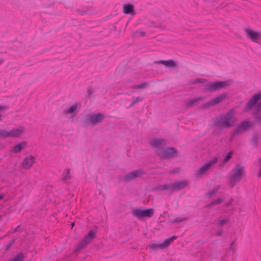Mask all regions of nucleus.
Instances as JSON below:
<instances>
[{
    "label": "nucleus",
    "mask_w": 261,
    "mask_h": 261,
    "mask_svg": "<svg viewBox=\"0 0 261 261\" xmlns=\"http://www.w3.org/2000/svg\"><path fill=\"white\" fill-rule=\"evenodd\" d=\"M236 121L233 111L230 110L226 114L220 115L219 117L216 119L214 125L218 128H228L232 126Z\"/></svg>",
    "instance_id": "nucleus-1"
},
{
    "label": "nucleus",
    "mask_w": 261,
    "mask_h": 261,
    "mask_svg": "<svg viewBox=\"0 0 261 261\" xmlns=\"http://www.w3.org/2000/svg\"><path fill=\"white\" fill-rule=\"evenodd\" d=\"M245 168L240 164H237L235 167L230 172L229 178V186L230 188H233L237 184L245 175Z\"/></svg>",
    "instance_id": "nucleus-2"
},
{
    "label": "nucleus",
    "mask_w": 261,
    "mask_h": 261,
    "mask_svg": "<svg viewBox=\"0 0 261 261\" xmlns=\"http://www.w3.org/2000/svg\"><path fill=\"white\" fill-rule=\"evenodd\" d=\"M156 155L162 159L170 160L178 156V151L173 147L154 150Z\"/></svg>",
    "instance_id": "nucleus-3"
},
{
    "label": "nucleus",
    "mask_w": 261,
    "mask_h": 261,
    "mask_svg": "<svg viewBox=\"0 0 261 261\" xmlns=\"http://www.w3.org/2000/svg\"><path fill=\"white\" fill-rule=\"evenodd\" d=\"M24 131V128L23 126H21L16 129H12L9 131L6 129H0V138H19L21 136Z\"/></svg>",
    "instance_id": "nucleus-4"
},
{
    "label": "nucleus",
    "mask_w": 261,
    "mask_h": 261,
    "mask_svg": "<svg viewBox=\"0 0 261 261\" xmlns=\"http://www.w3.org/2000/svg\"><path fill=\"white\" fill-rule=\"evenodd\" d=\"M229 85V82L228 81H216L213 83H208L205 86V91L209 92H214L226 88Z\"/></svg>",
    "instance_id": "nucleus-5"
},
{
    "label": "nucleus",
    "mask_w": 261,
    "mask_h": 261,
    "mask_svg": "<svg viewBox=\"0 0 261 261\" xmlns=\"http://www.w3.org/2000/svg\"><path fill=\"white\" fill-rule=\"evenodd\" d=\"M154 212L153 208L143 210L141 207L135 209L132 212L133 216L140 220L144 218H151L153 216Z\"/></svg>",
    "instance_id": "nucleus-6"
},
{
    "label": "nucleus",
    "mask_w": 261,
    "mask_h": 261,
    "mask_svg": "<svg viewBox=\"0 0 261 261\" xmlns=\"http://www.w3.org/2000/svg\"><path fill=\"white\" fill-rule=\"evenodd\" d=\"M95 237V232L93 230H90L87 236L85 237L84 239L79 243V245L75 249V252H79L81 250L86 247L87 245L91 242Z\"/></svg>",
    "instance_id": "nucleus-7"
},
{
    "label": "nucleus",
    "mask_w": 261,
    "mask_h": 261,
    "mask_svg": "<svg viewBox=\"0 0 261 261\" xmlns=\"http://www.w3.org/2000/svg\"><path fill=\"white\" fill-rule=\"evenodd\" d=\"M176 236H172L165 240L163 243H153L148 245V248L150 250H154L157 249H163L169 246L171 243L176 239Z\"/></svg>",
    "instance_id": "nucleus-8"
},
{
    "label": "nucleus",
    "mask_w": 261,
    "mask_h": 261,
    "mask_svg": "<svg viewBox=\"0 0 261 261\" xmlns=\"http://www.w3.org/2000/svg\"><path fill=\"white\" fill-rule=\"evenodd\" d=\"M218 162V158L215 157L212 160L208 162L204 165L200 167L196 172V175L198 177H201L202 175L206 174L207 172L212 168L213 165L216 164Z\"/></svg>",
    "instance_id": "nucleus-9"
},
{
    "label": "nucleus",
    "mask_w": 261,
    "mask_h": 261,
    "mask_svg": "<svg viewBox=\"0 0 261 261\" xmlns=\"http://www.w3.org/2000/svg\"><path fill=\"white\" fill-rule=\"evenodd\" d=\"M227 96V94L226 93H224L221 94H220L213 98L212 100L205 103L202 106H201L199 109L200 110L206 109L209 108L210 107L217 105L221 102H222L226 97Z\"/></svg>",
    "instance_id": "nucleus-10"
},
{
    "label": "nucleus",
    "mask_w": 261,
    "mask_h": 261,
    "mask_svg": "<svg viewBox=\"0 0 261 261\" xmlns=\"http://www.w3.org/2000/svg\"><path fill=\"white\" fill-rule=\"evenodd\" d=\"M143 174L144 172L142 170L140 169L136 170L125 174L123 179L122 180L120 179V180L129 182Z\"/></svg>",
    "instance_id": "nucleus-11"
},
{
    "label": "nucleus",
    "mask_w": 261,
    "mask_h": 261,
    "mask_svg": "<svg viewBox=\"0 0 261 261\" xmlns=\"http://www.w3.org/2000/svg\"><path fill=\"white\" fill-rule=\"evenodd\" d=\"M261 99V92H259L254 94L252 97L249 100L248 102L244 108V111H248L252 109L258 101Z\"/></svg>",
    "instance_id": "nucleus-12"
},
{
    "label": "nucleus",
    "mask_w": 261,
    "mask_h": 261,
    "mask_svg": "<svg viewBox=\"0 0 261 261\" xmlns=\"http://www.w3.org/2000/svg\"><path fill=\"white\" fill-rule=\"evenodd\" d=\"M105 118L103 114L98 113L96 114H92L89 117L88 121L93 125H95L102 121Z\"/></svg>",
    "instance_id": "nucleus-13"
},
{
    "label": "nucleus",
    "mask_w": 261,
    "mask_h": 261,
    "mask_svg": "<svg viewBox=\"0 0 261 261\" xmlns=\"http://www.w3.org/2000/svg\"><path fill=\"white\" fill-rule=\"evenodd\" d=\"M151 145L156 149H161L167 145V141L164 139H154L150 143Z\"/></svg>",
    "instance_id": "nucleus-14"
},
{
    "label": "nucleus",
    "mask_w": 261,
    "mask_h": 261,
    "mask_svg": "<svg viewBox=\"0 0 261 261\" xmlns=\"http://www.w3.org/2000/svg\"><path fill=\"white\" fill-rule=\"evenodd\" d=\"M187 180L174 182L172 184V192L179 191L185 188L188 185Z\"/></svg>",
    "instance_id": "nucleus-15"
},
{
    "label": "nucleus",
    "mask_w": 261,
    "mask_h": 261,
    "mask_svg": "<svg viewBox=\"0 0 261 261\" xmlns=\"http://www.w3.org/2000/svg\"><path fill=\"white\" fill-rule=\"evenodd\" d=\"M35 162V158L33 156H30L24 159L22 163V168L25 169H30Z\"/></svg>",
    "instance_id": "nucleus-16"
},
{
    "label": "nucleus",
    "mask_w": 261,
    "mask_h": 261,
    "mask_svg": "<svg viewBox=\"0 0 261 261\" xmlns=\"http://www.w3.org/2000/svg\"><path fill=\"white\" fill-rule=\"evenodd\" d=\"M245 32L247 33V37L252 41L256 42L260 37L259 33L257 32L253 31L249 29H246Z\"/></svg>",
    "instance_id": "nucleus-17"
},
{
    "label": "nucleus",
    "mask_w": 261,
    "mask_h": 261,
    "mask_svg": "<svg viewBox=\"0 0 261 261\" xmlns=\"http://www.w3.org/2000/svg\"><path fill=\"white\" fill-rule=\"evenodd\" d=\"M123 11L125 14L135 15L134 7L131 4H124L123 6Z\"/></svg>",
    "instance_id": "nucleus-18"
},
{
    "label": "nucleus",
    "mask_w": 261,
    "mask_h": 261,
    "mask_svg": "<svg viewBox=\"0 0 261 261\" xmlns=\"http://www.w3.org/2000/svg\"><path fill=\"white\" fill-rule=\"evenodd\" d=\"M155 64H162L167 67H175L176 65L175 62L172 60H159L154 62Z\"/></svg>",
    "instance_id": "nucleus-19"
},
{
    "label": "nucleus",
    "mask_w": 261,
    "mask_h": 261,
    "mask_svg": "<svg viewBox=\"0 0 261 261\" xmlns=\"http://www.w3.org/2000/svg\"><path fill=\"white\" fill-rule=\"evenodd\" d=\"M26 142H22L21 143L15 145L11 150V152L13 153L20 152L22 149H23L27 146Z\"/></svg>",
    "instance_id": "nucleus-20"
},
{
    "label": "nucleus",
    "mask_w": 261,
    "mask_h": 261,
    "mask_svg": "<svg viewBox=\"0 0 261 261\" xmlns=\"http://www.w3.org/2000/svg\"><path fill=\"white\" fill-rule=\"evenodd\" d=\"M203 99L202 97H198L189 100L186 103L188 108H192L198 105V102Z\"/></svg>",
    "instance_id": "nucleus-21"
},
{
    "label": "nucleus",
    "mask_w": 261,
    "mask_h": 261,
    "mask_svg": "<svg viewBox=\"0 0 261 261\" xmlns=\"http://www.w3.org/2000/svg\"><path fill=\"white\" fill-rule=\"evenodd\" d=\"M252 123L248 121H244L239 126L243 132H245L249 130L252 126Z\"/></svg>",
    "instance_id": "nucleus-22"
},
{
    "label": "nucleus",
    "mask_w": 261,
    "mask_h": 261,
    "mask_svg": "<svg viewBox=\"0 0 261 261\" xmlns=\"http://www.w3.org/2000/svg\"><path fill=\"white\" fill-rule=\"evenodd\" d=\"M252 116L255 120V123L261 126V112L254 111Z\"/></svg>",
    "instance_id": "nucleus-23"
},
{
    "label": "nucleus",
    "mask_w": 261,
    "mask_h": 261,
    "mask_svg": "<svg viewBox=\"0 0 261 261\" xmlns=\"http://www.w3.org/2000/svg\"><path fill=\"white\" fill-rule=\"evenodd\" d=\"M261 136L258 133H255L253 135L251 143L253 146L257 147L258 144V140L260 138Z\"/></svg>",
    "instance_id": "nucleus-24"
},
{
    "label": "nucleus",
    "mask_w": 261,
    "mask_h": 261,
    "mask_svg": "<svg viewBox=\"0 0 261 261\" xmlns=\"http://www.w3.org/2000/svg\"><path fill=\"white\" fill-rule=\"evenodd\" d=\"M156 190H161V191H165L167 190H169L172 192V184H165L163 185H160L155 188Z\"/></svg>",
    "instance_id": "nucleus-25"
},
{
    "label": "nucleus",
    "mask_w": 261,
    "mask_h": 261,
    "mask_svg": "<svg viewBox=\"0 0 261 261\" xmlns=\"http://www.w3.org/2000/svg\"><path fill=\"white\" fill-rule=\"evenodd\" d=\"M77 104L74 103L73 106L70 107L68 110H65L64 113L65 114H71L73 113L77 109Z\"/></svg>",
    "instance_id": "nucleus-26"
},
{
    "label": "nucleus",
    "mask_w": 261,
    "mask_h": 261,
    "mask_svg": "<svg viewBox=\"0 0 261 261\" xmlns=\"http://www.w3.org/2000/svg\"><path fill=\"white\" fill-rule=\"evenodd\" d=\"M24 258V254L21 252H19L12 259H10L8 261H21Z\"/></svg>",
    "instance_id": "nucleus-27"
},
{
    "label": "nucleus",
    "mask_w": 261,
    "mask_h": 261,
    "mask_svg": "<svg viewBox=\"0 0 261 261\" xmlns=\"http://www.w3.org/2000/svg\"><path fill=\"white\" fill-rule=\"evenodd\" d=\"M206 82V80L204 79H197L195 80L190 82V84L191 85L196 84H202Z\"/></svg>",
    "instance_id": "nucleus-28"
},
{
    "label": "nucleus",
    "mask_w": 261,
    "mask_h": 261,
    "mask_svg": "<svg viewBox=\"0 0 261 261\" xmlns=\"http://www.w3.org/2000/svg\"><path fill=\"white\" fill-rule=\"evenodd\" d=\"M232 154V151H230L227 153V154L225 156L223 161L222 165H224V164L226 163L231 158Z\"/></svg>",
    "instance_id": "nucleus-29"
},
{
    "label": "nucleus",
    "mask_w": 261,
    "mask_h": 261,
    "mask_svg": "<svg viewBox=\"0 0 261 261\" xmlns=\"http://www.w3.org/2000/svg\"><path fill=\"white\" fill-rule=\"evenodd\" d=\"M141 100H142V97H133V101H132V103L130 104V107L134 106L135 104H136L137 103L141 101Z\"/></svg>",
    "instance_id": "nucleus-30"
},
{
    "label": "nucleus",
    "mask_w": 261,
    "mask_h": 261,
    "mask_svg": "<svg viewBox=\"0 0 261 261\" xmlns=\"http://www.w3.org/2000/svg\"><path fill=\"white\" fill-rule=\"evenodd\" d=\"M89 11H90V8H89V7H86V8H84L82 9L77 10V12L81 15H83V14H86Z\"/></svg>",
    "instance_id": "nucleus-31"
},
{
    "label": "nucleus",
    "mask_w": 261,
    "mask_h": 261,
    "mask_svg": "<svg viewBox=\"0 0 261 261\" xmlns=\"http://www.w3.org/2000/svg\"><path fill=\"white\" fill-rule=\"evenodd\" d=\"M229 221L228 218H226L224 219H220L219 220L218 225L220 226H223L224 224L228 223Z\"/></svg>",
    "instance_id": "nucleus-32"
},
{
    "label": "nucleus",
    "mask_w": 261,
    "mask_h": 261,
    "mask_svg": "<svg viewBox=\"0 0 261 261\" xmlns=\"http://www.w3.org/2000/svg\"><path fill=\"white\" fill-rule=\"evenodd\" d=\"M15 241V239H13L12 240H11L8 244H7L5 248L6 251H9L10 249L11 246L14 244Z\"/></svg>",
    "instance_id": "nucleus-33"
},
{
    "label": "nucleus",
    "mask_w": 261,
    "mask_h": 261,
    "mask_svg": "<svg viewBox=\"0 0 261 261\" xmlns=\"http://www.w3.org/2000/svg\"><path fill=\"white\" fill-rule=\"evenodd\" d=\"M233 133V135L238 136L239 134H241L242 133L244 132L242 129H241L240 128V126H238L237 128H236L232 132Z\"/></svg>",
    "instance_id": "nucleus-34"
},
{
    "label": "nucleus",
    "mask_w": 261,
    "mask_h": 261,
    "mask_svg": "<svg viewBox=\"0 0 261 261\" xmlns=\"http://www.w3.org/2000/svg\"><path fill=\"white\" fill-rule=\"evenodd\" d=\"M66 175L64 176H63L62 178V181H65L70 178V176L69 175L70 170L69 169H67L66 170Z\"/></svg>",
    "instance_id": "nucleus-35"
},
{
    "label": "nucleus",
    "mask_w": 261,
    "mask_h": 261,
    "mask_svg": "<svg viewBox=\"0 0 261 261\" xmlns=\"http://www.w3.org/2000/svg\"><path fill=\"white\" fill-rule=\"evenodd\" d=\"M218 192V188H213L211 191H209L207 195L211 197L212 195L215 194Z\"/></svg>",
    "instance_id": "nucleus-36"
},
{
    "label": "nucleus",
    "mask_w": 261,
    "mask_h": 261,
    "mask_svg": "<svg viewBox=\"0 0 261 261\" xmlns=\"http://www.w3.org/2000/svg\"><path fill=\"white\" fill-rule=\"evenodd\" d=\"M148 85V83L144 82L136 86V88L138 89L143 88Z\"/></svg>",
    "instance_id": "nucleus-37"
},
{
    "label": "nucleus",
    "mask_w": 261,
    "mask_h": 261,
    "mask_svg": "<svg viewBox=\"0 0 261 261\" xmlns=\"http://www.w3.org/2000/svg\"><path fill=\"white\" fill-rule=\"evenodd\" d=\"M137 34H140L141 36H145L146 35V33L144 32H143V31H140V30H137L136 31L134 34V36H135Z\"/></svg>",
    "instance_id": "nucleus-38"
},
{
    "label": "nucleus",
    "mask_w": 261,
    "mask_h": 261,
    "mask_svg": "<svg viewBox=\"0 0 261 261\" xmlns=\"http://www.w3.org/2000/svg\"><path fill=\"white\" fill-rule=\"evenodd\" d=\"M254 111L261 112V99L256 106V109Z\"/></svg>",
    "instance_id": "nucleus-39"
},
{
    "label": "nucleus",
    "mask_w": 261,
    "mask_h": 261,
    "mask_svg": "<svg viewBox=\"0 0 261 261\" xmlns=\"http://www.w3.org/2000/svg\"><path fill=\"white\" fill-rule=\"evenodd\" d=\"M223 201V199L222 198H218L217 199L214 200V202L215 203V204L216 205V204H218L222 203Z\"/></svg>",
    "instance_id": "nucleus-40"
},
{
    "label": "nucleus",
    "mask_w": 261,
    "mask_h": 261,
    "mask_svg": "<svg viewBox=\"0 0 261 261\" xmlns=\"http://www.w3.org/2000/svg\"><path fill=\"white\" fill-rule=\"evenodd\" d=\"M92 90L91 88H88V89H87V95H88V96L89 97H90V96L92 94Z\"/></svg>",
    "instance_id": "nucleus-41"
},
{
    "label": "nucleus",
    "mask_w": 261,
    "mask_h": 261,
    "mask_svg": "<svg viewBox=\"0 0 261 261\" xmlns=\"http://www.w3.org/2000/svg\"><path fill=\"white\" fill-rule=\"evenodd\" d=\"M215 204V203L214 202V201H213L212 202H211V203H210L208 204H207V205L205 206V207H207V208H211V207H212L213 206H214Z\"/></svg>",
    "instance_id": "nucleus-42"
},
{
    "label": "nucleus",
    "mask_w": 261,
    "mask_h": 261,
    "mask_svg": "<svg viewBox=\"0 0 261 261\" xmlns=\"http://www.w3.org/2000/svg\"><path fill=\"white\" fill-rule=\"evenodd\" d=\"M9 109V107L5 106H0V111L5 110Z\"/></svg>",
    "instance_id": "nucleus-43"
},
{
    "label": "nucleus",
    "mask_w": 261,
    "mask_h": 261,
    "mask_svg": "<svg viewBox=\"0 0 261 261\" xmlns=\"http://www.w3.org/2000/svg\"><path fill=\"white\" fill-rule=\"evenodd\" d=\"M183 221H184V219H179L176 218V219H174L173 220L172 222L176 223V222H182Z\"/></svg>",
    "instance_id": "nucleus-44"
},
{
    "label": "nucleus",
    "mask_w": 261,
    "mask_h": 261,
    "mask_svg": "<svg viewBox=\"0 0 261 261\" xmlns=\"http://www.w3.org/2000/svg\"><path fill=\"white\" fill-rule=\"evenodd\" d=\"M222 234H223V231L222 230H220L216 232V235L217 236H221L222 235Z\"/></svg>",
    "instance_id": "nucleus-45"
},
{
    "label": "nucleus",
    "mask_w": 261,
    "mask_h": 261,
    "mask_svg": "<svg viewBox=\"0 0 261 261\" xmlns=\"http://www.w3.org/2000/svg\"><path fill=\"white\" fill-rule=\"evenodd\" d=\"M236 136V135H233V133L232 132L231 133V136L229 138V141H232L233 140V139Z\"/></svg>",
    "instance_id": "nucleus-46"
},
{
    "label": "nucleus",
    "mask_w": 261,
    "mask_h": 261,
    "mask_svg": "<svg viewBox=\"0 0 261 261\" xmlns=\"http://www.w3.org/2000/svg\"><path fill=\"white\" fill-rule=\"evenodd\" d=\"M232 202V200H230L229 201L227 202L226 203V206L227 207L229 206L230 205H231Z\"/></svg>",
    "instance_id": "nucleus-47"
},
{
    "label": "nucleus",
    "mask_w": 261,
    "mask_h": 261,
    "mask_svg": "<svg viewBox=\"0 0 261 261\" xmlns=\"http://www.w3.org/2000/svg\"><path fill=\"white\" fill-rule=\"evenodd\" d=\"M20 227L19 225L17 226L15 228V229L14 230V232H17V231H18L20 230Z\"/></svg>",
    "instance_id": "nucleus-48"
},
{
    "label": "nucleus",
    "mask_w": 261,
    "mask_h": 261,
    "mask_svg": "<svg viewBox=\"0 0 261 261\" xmlns=\"http://www.w3.org/2000/svg\"><path fill=\"white\" fill-rule=\"evenodd\" d=\"M234 243H235V241H233V242L231 243V245H230V248L231 249H233V248H232V247H233V246L234 245Z\"/></svg>",
    "instance_id": "nucleus-49"
},
{
    "label": "nucleus",
    "mask_w": 261,
    "mask_h": 261,
    "mask_svg": "<svg viewBox=\"0 0 261 261\" xmlns=\"http://www.w3.org/2000/svg\"><path fill=\"white\" fill-rule=\"evenodd\" d=\"M234 243H235V241H233V242L231 243V245H230V248L231 249H233V248H232V247H233V246L234 245Z\"/></svg>",
    "instance_id": "nucleus-50"
},
{
    "label": "nucleus",
    "mask_w": 261,
    "mask_h": 261,
    "mask_svg": "<svg viewBox=\"0 0 261 261\" xmlns=\"http://www.w3.org/2000/svg\"><path fill=\"white\" fill-rule=\"evenodd\" d=\"M178 168H176V169L173 170L172 172V173H176V172H178Z\"/></svg>",
    "instance_id": "nucleus-51"
},
{
    "label": "nucleus",
    "mask_w": 261,
    "mask_h": 261,
    "mask_svg": "<svg viewBox=\"0 0 261 261\" xmlns=\"http://www.w3.org/2000/svg\"><path fill=\"white\" fill-rule=\"evenodd\" d=\"M4 62V60L2 59H0V65L2 64Z\"/></svg>",
    "instance_id": "nucleus-52"
},
{
    "label": "nucleus",
    "mask_w": 261,
    "mask_h": 261,
    "mask_svg": "<svg viewBox=\"0 0 261 261\" xmlns=\"http://www.w3.org/2000/svg\"><path fill=\"white\" fill-rule=\"evenodd\" d=\"M4 198V196L2 195H0V200Z\"/></svg>",
    "instance_id": "nucleus-53"
},
{
    "label": "nucleus",
    "mask_w": 261,
    "mask_h": 261,
    "mask_svg": "<svg viewBox=\"0 0 261 261\" xmlns=\"http://www.w3.org/2000/svg\"><path fill=\"white\" fill-rule=\"evenodd\" d=\"M2 115L0 114V121L2 120Z\"/></svg>",
    "instance_id": "nucleus-54"
},
{
    "label": "nucleus",
    "mask_w": 261,
    "mask_h": 261,
    "mask_svg": "<svg viewBox=\"0 0 261 261\" xmlns=\"http://www.w3.org/2000/svg\"><path fill=\"white\" fill-rule=\"evenodd\" d=\"M74 223H72V226L73 227L74 226Z\"/></svg>",
    "instance_id": "nucleus-55"
}]
</instances>
